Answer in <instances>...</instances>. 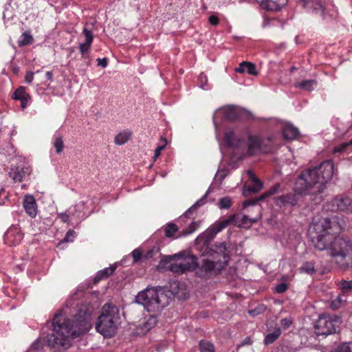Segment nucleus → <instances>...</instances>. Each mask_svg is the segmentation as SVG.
Instances as JSON below:
<instances>
[{
  "label": "nucleus",
  "mask_w": 352,
  "mask_h": 352,
  "mask_svg": "<svg viewBox=\"0 0 352 352\" xmlns=\"http://www.w3.org/2000/svg\"><path fill=\"white\" fill-rule=\"evenodd\" d=\"M131 136V132L129 131H124L119 133L114 140V142L117 145H123L126 143Z\"/></svg>",
  "instance_id": "cd10ccee"
},
{
  "label": "nucleus",
  "mask_w": 352,
  "mask_h": 352,
  "mask_svg": "<svg viewBox=\"0 0 352 352\" xmlns=\"http://www.w3.org/2000/svg\"><path fill=\"white\" fill-rule=\"evenodd\" d=\"M201 205H202V200L201 199L198 200L192 206H191L190 208L188 209V210L186 212V214H188L192 210H195V208H197V207H199Z\"/></svg>",
  "instance_id": "5fc2aeb1"
},
{
  "label": "nucleus",
  "mask_w": 352,
  "mask_h": 352,
  "mask_svg": "<svg viewBox=\"0 0 352 352\" xmlns=\"http://www.w3.org/2000/svg\"><path fill=\"white\" fill-rule=\"evenodd\" d=\"M235 72L241 74L247 72L248 74L253 76H256L258 74L256 65L247 61L241 63L239 67L235 68Z\"/></svg>",
  "instance_id": "4be33fe9"
},
{
  "label": "nucleus",
  "mask_w": 352,
  "mask_h": 352,
  "mask_svg": "<svg viewBox=\"0 0 352 352\" xmlns=\"http://www.w3.org/2000/svg\"><path fill=\"white\" fill-rule=\"evenodd\" d=\"M250 343H251V339L250 337H248L243 340V342H241V345L244 346L246 344H249Z\"/></svg>",
  "instance_id": "4d7b16f0"
},
{
  "label": "nucleus",
  "mask_w": 352,
  "mask_h": 352,
  "mask_svg": "<svg viewBox=\"0 0 352 352\" xmlns=\"http://www.w3.org/2000/svg\"><path fill=\"white\" fill-rule=\"evenodd\" d=\"M85 204L83 201H80L75 206L71 207L68 210V212L71 215L72 218L75 221H79L81 219L85 218Z\"/></svg>",
  "instance_id": "aec40b11"
},
{
  "label": "nucleus",
  "mask_w": 352,
  "mask_h": 352,
  "mask_svg": "<svg viewBox=\"0 0 352 352\" xmlns=\"http://www.w3.org/2000/svg\"><path fill=\"white\" fill-rule=\"evenodd\" d=\"M219 111L226 119L232 120L239 118L241 109L234 106H227L220 109Z\"/></svg>",
  "instance_id": "412c9836"
},
{
  "label": "nucleus",
  "mask_w": 352,
  "mask_h": 352,
  "mask_svg": "<svg viewBox=\"0 0 352 352\" xmlns=\"http://www.w3.org/2000/svg\"><path fill=\"white\" fill-rule=\"evenodd\" d=\"M339 289L342 291V295L352 292V280H342L338 283Z\"/></svg>",
  "instance_id": "c85d7f7f"
},
{
  "label": "nucleus",
  "mask_w": 352,
  "mask_h": 352,
  "mask_svg": "<svg viewBox=\"0 0 352 352\" xmlns=\"http://www.w3.org/2000/svg\"><path fill=\"white\" fill-rule=\"evenodd\" d=\"M39 341L38 340L36 342H34L32 345V347L34 348V349H38V347H37V344H38V342Z\"/></svg>",
  "instance_id": "bf43d9fd"
},
{
  "label": "nucleus",
  "mask_w": 352,
  "mask_h": 352,
  "mask_svg": "<svg viewBox=\"0 0 352 352\" xmlns=\"http://www.w3.org/2000/svg\"><path fill=\"white\" fill-rule=\"evenodd\" d=\"M316 85V80H306L299 82L297 87L305 91H312L314 89V86Z\"/></svg>",
  "instance_id": "473e14b6"
},
{
  "label": "nucleus",
  "mask_w": 352,
  "mask_h": 352,
  "mask_svg": "<svg viewBox=\"0 0 352 352\" xmlns=\"http://www.w3.org/2000/svg\"><path fill=\"white\" fill-rule=\"evenodd\" d=\"M23 207L25 212L32 217H34L37 213V206L34 197L27 195L23 199Z\"/></svg>",
  "instance_id": "a211bd4d"
},
{
  "label": "nucleus",
  "mask_w": 352,
  "mask_h": 352,
  "mask_svg": "<svg viewBox=\"0 0 352 352\" xmlns=\"http://www.w3.org/2000/svg\"><path fill=\"white\" fill-rule=\"evenodd\" d=\"M178 231L177 226L173 223H168L164 226L165 236L168 238L173 237L174 234Z\"/></svg>",
  "instance_id": "2f4dec72"
},
{
  "label": "nucleus",
  "mask_w": 352,
  "mask_h": 352,
  "mask_svg": "<svg viewBox=\"0 0 352 352\" xmlns=\"http://www.w3.org/2000/svg\"><path fill=\"white\" fill-rule=\"evenodd\" d=\"M256 1H257L261 6H263V4L264 3V0H256Z\"/></svg>",
  "instance_id": "052dcab7"
},
{
  "label": "nucleus",
  "mask_w": 352,
  "mask_h": 352,
  "mask_svg": "<svg viewBox=\"0 0 352 352\" xmlns=\"http://www.w3.org/2000/svg\"><path fill=\"white\" fill-rule=\"evenodd\" d=\"M349 142L342 143L334 147L333 152L334 153H340L346 149V148L350 146Z\"/></svg>",
  "instance_id": "37998d69"
},
{
  "label": "nucleus",
  "mask_w": 352,
  "mask_h": 352,
  "mask_svg": "<svg viewBox=\"0 0 352 352\" xmlns=\"http://www.w3.org/2000/svg\"><path fill=\"white\" fill-rule=\"evenodd\" d=\"M34 73L32 72H29L26 74L25 76V82L28 84H31L34 80Z\"/></svg>",
  "instance_id": "603ef678"
},
{
  "label": "nucleus",
  "mask_w": 352,
  "mask_h": 352,
  "mask_svg": "<svg viewBox=\"0 0 352 352\" xmlns=\"http://www.w3.org/2000/svg\"><path fill=\"white\" fill-rule=\"evenodd\" d=\"M334 174V164L331 160L323 161L320 165L307 168L302 171L294 184V193H288L276 198V206H295L302 201V195L314 196V204L322 200L326 184L331 179Z\"/></svg>",
  "instance_id": "7ed1b4c3"
},
{
  "label": "nucleus",
  "mask_w": 352,
  "mask_h": 352,
  "mask_svg": "<svg viewBox=\"0 0 352 352\" xmlns=\"http://www.w3.org/2000/svg\"><path fill=\"white\" fill-rule=\"evenodd\" d=\"M4 202L2 201H0V205H2Z\"/></svg>",
  "instance_id": "338daca9"
},
{
  "label": "nucleus",
  "mask_w": 352,
  "mask_h": 352,
  "mask_svg": "<svg viewBox=\"0 0 352 352\" xmlns=\"http://www.w3.org/2000/svg\"><path fill=\"white\" fill-rule=\"evenodd\" d=\"M23 234L17 226H12L6 231L4 235V241L10 246L19 244L23 239Z\"/></svg>",
  "instance_id": "2eb2a0df"
},
{
  "label": "nucleus",
  "mask_w": 352,
  "mask_h": 352,
  "mask_svg": "<svg viewBox=\"0 0 352 352\" xmlns=\"http://www.w3.org/2000/svg\"><path fill=\"white\" fill-rule=\"evenodd\" d=\"M349 142L351 145H352V139Z\"/></svg>",
  "instance_id": "69168bd1"
},
{
  "label": "nucleus",
  "mask_w": 352,
  "mask_h": 352,
  "mask_svg": "<svg viewBox=\"0 0 352 352\" xmlns=\"http://www.w3.org/2000/svg\"><path fill=\"white\" fill-rule=\"evenodd\" d=\"M135 301L148 312L162 310L168 303L166 296L161 288L147 287L138 293Z\"/></svg>",
  "instance_id": "423d86ee"
},
{
  "label": "nucleus",
  "mask_w": 352,
  "mask_h": 352,
  "mask_svg": "<svg viewBox=\"0 0 352 352\" xmlns=\"http://www.w3.org/2000/svg\"><path fill=\"white\" fill-rule=\"evenodd\" d=\"M302 6L307 11H311L315 14H318L323 19H325V1L324 0H300Z\"/></svg>",
  "instance_id": "9b49d317"
},
{
  "label": "nucleus",
  "mask_w": 352,
  "mask_h": 352,
  "mask_svg": "<svg viewBox=\"0 0 352 352\" xmlns=\"http://www.w3.org/2000/svg\"><path fill=\"white\" fill-rule=\"evenodd\" d=\"M346 300H343L341 295H339L336 299L333 300L331 303V307L333 309H338L343 302H346Z\"/></svg>",
  "instance_id": "ea45409f"
},
{
  "label": "nucleus",
  "mask_w": 352,
  "mask_h": 352,
  "mask_svg": "<svg viewBox=\"0 0 352 352\" xmlns=\"http://www.w3.org/2000/svg\"><path fill=\"white\" fill-rule=\"evenodd\" d=\"M58 217L60 219L62 222L67 223H69L71 219H73L69 212L68 214L66 212L58 213Z\"/></svg>",
  "instance_id": "79ce46f5"
},
{
  "label": "nucleus",
  "mask_w": 352,
  "mask_h": 352,
  "mask_svg": "<svg viewBox=\"0 0 352 352\" xmlns=\"http://www.w3.org/2000/svg\"><path fill=\"white\" fill-rule=\"evenodd\" d=\"M341 322V318L338 316L322 315L315 325L316 333L318 335L325 336L335 333L339 329Z\"/></svg>",
  "instance_id": "1a4fd4ad"
},
{
  "label": "nucleus",
  "mask_w": 352,
  "mask_h": 352,
  "mask_svg": "<svg viewBox=\"0 0 352 352\" xmlns=\"http://www.w3.org/2000/svg\"><path fill=\"white\" fill-rule=\"evenodd\" d=\"M32 170V168L28 165H14L10 168L9 176L14 182H21L25 175H29Z\"/></svg>",
  "instance_id": "ddd939ff"
},
{
  "label": "nucleus",
  "mask_w": 352,
  "mask_h": 352,
  "mask_svg": "<svg viewBox=\"0 0 352 352\" xmlns=\"http://www.w3.org/2000/svg\"><path fill=\"white\" fill-rule=\"evenodd\" d=\"M282 280H285H285H287V277L283 276V277L282 278Z\"/></svg>",
  "instance_id": "0e129e2a"
},
{
  "label": "nucleus",
  "mask_w": 352,
  "mask_h": 352,
  "mask_svg": "<svg viewBox=\"0 0 352 352\" xmlns=\"http://www.w3.org/2000/svg\"><path fill=\"white\" fill-rule=\"evenodd\" d=\"M224 141L229 146L236 147L239 146V140L236 138L232 131H228L224 135Z\"/></svg>",
  "instance_id": "a878e982"
},
{
  "label": "nucleus",
  "mask_w": 352,
  "mask_h": 352,
  "mask_svg": "<svg viewBox=\"0 0 352 352\" xmlns=\"http://www.w3.org/2000/svg\"><path fill=\"white\" fill-rule=\"evenodd\" d=\"M280 334L281 329L280 327H277L273 332L265 335V345L273 343L280 337Z\"/></svg>",
  "instance_id": "7c9ffc66"
},
{
  "label": "nucleus",
  "mask_w": 352,
  "mask_h": 352,
  "mask_svg": "<svg viewBox=\"0 0 352 352\" xmlns=\"http://www.w3.org/2000/svg\"><path fill=\"white\" fill-rule=\"evenodd\" d=\"M12 98L21 100V105L22 108H25L30 101V96L26 93L25 87H20L18 88L14 91Z\"/></svg>",
  "instance_id": "6ab92c4d"
},
{
  "label": "nucleus",
  "mask_w": 352,
  "mask_h": 352,
  "mask_svg": "<svg viewBox=\"0 0 352 352\" xmlns=\"http://www.w3.org/2000/svg\"><path fill=\"white\" fill-rule=\"evenodd\" d=\"M226 260L206 258L202 261L201 269L206 272H219L226 266Z\"/></svg>",
  "instance_id": "dca6fc26"
},
{
  "label": "nucleus",
  "mask_w": 352,
  "mask_h": 352,
  "mask_svg": "<svg viewBox=\"0 0 352 352\" xmlns=\"http://www.w3.org/2000/svg\"><path fill=\"white\" fill-rule=\"evenodd\" d=\"M247 173L249 179L244 185L243 191V194L246 197L258 192L263 188L262 182L256 178L252 171L248 170Z\"/></svg>",
  "instance_id": "f8f14e48"
},
{
  "label": "nucleus",
  "mask_w": 352,
  "mask_h": 352,
  "mask_svg": "<svg viewBox=\"0 0 352 352\" xmlns=\"http://www.w3.org/2000/svg\"><path fill=\"white\" fill-rule=\"evenodd\" d=\"M331 210L352 212V199L344 195H339L331 201Z\"/></svg>",
  "instance_id": "4468645a"
},
{
  "label": "nucleus",
  "mask_w": 352,
  "mask_h": 352,
  "mask_svg": "<svg viewBox=\"0 0 352 352\" xmlns=\"http://www.w3.org/2000/svg\"><path fill=\"white\" fill-rule=\"evenodd\" d=\"M4 193H5L4 190H3V188H1V189L0 190V195H1V194H4Z\"/></svg>",
  "instance_id": "e2e57ef3"
},
{
  "label": "nucleus",
  "mask_w": 352,
  "mask_h": 352,
  "mask_svg": "<svg viewBox=\"0 0 352 352\" xmlns=\"http://www.w3.org/2000/svg\"><path fill=\"white\" fill-rule=\"evenodd\" d=\"M98 65L101 66L103 68H105L107 66V59L106 58H98L97 60Z\"/></svg>",
  "instance_id": "864d4df0"
},
{
  "label": "nucleus",
  "mask_w": 352,
  "mask_h": 352,
  "mask_svg": "<svg viewBox=\"0 0 352 352\" xmlns=\"http://www.w3.org/2000/svg\"><path fill=\"white\" fill-rule=\"evenodd\" d=\"M340 231L337 222L323 218L309 226L308 235L315 248L327 251L332 265L346 271L352 269V241L349 237L335 236Z\"/></svg>",
  "instance_id": "f03ea898"
},
{
  "label": "nucleus",
  "mask_w": 352,
  "mask_h": 352,
  "mask_svg": "<svg viewBox=\"0 0 352 352\" xmlns=\"http://www.w3.org/2000/svg\"><path fill=\"white\" fill-rule=\"evenodd\" d=\"M288 284L286 283H280L274 288V292L276 294H283L288 289Z\"/></svg>",
  "instance_id": "58836bf2"
},
{
  "label": "nucleus",
  "mask_w": 352,
  "mask_h": 352,
  "mask_svg": "<svg viewBox=\"0 0 352 352\" xmlns=\"http://www.w3.org/2000/svg\"><path fill=\"white\" fill-rule=\"evenodd\" d=\"M212 256L216 260H226V265H227L229 259V254L227 251L226 245L224 242L216 243L212 245L211 250Z\"/></svg>",
  "instance_id": "f3484780"
},
{
  "label": "nucleus",
  "mask_w": 352,
  "mask_h": 352,
  "mask_svg": "<svg viewBox=\"0 0 352 352\" xmlns=\"http://www.w3.org/2000/svg\"><path fill=\"white\" fill-rule=\"evenodd\" d=\"M33 42V37L30 32L26 31L22 34L18 41V44L20 47H23L30 45Z\"/></svg>",
  "instance_id": "c756f323"
},
{
  "label": "nucleus",
  "mask_w": 352,
  "mask_h": 352,
  "mask_svg": "<svg viewBox=\"0 0 352 352\" xmlns=\"http://www.w3.org/2000/svg\"><path fill=\"white\" fill-rule=\"evenodd\" d=\"M264 198V195H261L258 199L247 200L243 203L244 208L252 206V210L258 212L255 217H248L243 214H235L230 216L228 219L230 220V224H234L240 228H249L253 223L256 222L261 217L262 206L257 204L258 201Z\"/></svg>",
  "instance_id": "6e6552de"
},
{
  "label": "nucleus",
  "mask_w": 352,
  "mask_h": 352,
  "mask_svg": "<svg viewBox=\"0 0 352 352\" xmlns=\"http://www.w3.org/2000/svg\"><path fill=\"white\" fill-rule=\"evenodd\" d=\"M131 254H132L134 261L137 262L140 259L141 256H142V252L138 249H135L132 252Z\"/></svg>",
  "instance_id": "3c124183"
},
{
  "label": "nucleus",
  "mask_w": 352,
  "mask_h": 352,
  "mask_svg": "<svg viewBox=\"0 0 352 352\" xmlns=\"http://www.w3.org/2000/svg\"><path fill=\"white\" fill-rule=\"evenodd\" d=\"M157 323V320L153 316H150L146 321L143 322L140 324V327L141 329V332L142 333H147L153 327L155 326Z\"/></svg>",
  "instance_id": "bb28decb"
},
{
  "label": "nucleus",
  "mask_w": 352,
  "mask_h": 352,
  "mask_svg": "<svg viewBox=\"0 0 352 352\" xmlns=\"http://www.w3.org/2000/svg\"><path fill=\"white\" fill-rule=\"evenodd\" d=\"M292 324V320L289 318H285L280 320V324L285 328H289Z\"/></svg>",
  "instance_id": "de8ad7c7"
},
{
  "label": "nucleus",
  "mask_w": 352,
  "mask_h": 352,
  "mask_svg": "<svg viewBox=\"0 0 352 352\" xmlns=\"http://www.w3.org/2000/svg\"><path fill=\"white\" fill-rule=\"evenodd\" d=\"M90 47L91 45H88L85 43H82L79 46L81 54L84 55L89 50Z\"/></svg>",
  "instance_id": "8fccbe9b"
},
{
  "label": "nucleus",
  "mask_w": 352,
  "mask_h": 352,
  "mask_svg": "<svg viewBox=\"0 0 352 352\" xmlns=\"http://www.w3.org/2000/svg\"><path fill=\"white\" fill-rule=\"evenodd\" d=\"M116 267H117L116 265L113 264V265H111L109 267H106V268L99 271L96 274V275L94 278V282L97 283L102 279L108 278L111 274H112L113 273V272L116 269Z\"/></svg>",
  "instance_id": "393cba45"
},
{
  "label": "nucleus",
  "mask_w": 352,
  "mask_h": 352,
  "mask_svg": "<svg viewBox=\"0 0 352 352\" xmlns=\"http://www.w3.org/2000/svg\"><path fill=\"white\" fill-rule=\"evenodd\" d=\"M261 139L256 135H250L248 139V154L255 155L260 149Z\"/></svg>",
  "instance_id": "5701e85b"
},
{
  "label": "nucleus",
  "mask_w": 352,
  "mask_h": 352,
  "mask_svg": "<svg viewBox=\"0 0 352 352\" xmlns=\"http://www.w3.org/2000/svg\"><path fill=\"white\" fill-rule=\"evenodd\" d=\"M82 34L85 38V40L83 43L91 45L94 39V35L91 30H89L86 27H85L82 30Z\"/></svg>",
  "instance_id": "e433bc0d"
},
{
  "label": "nucleus",
  "mask_w": 352,
  "mask_h": 352,
  "mask_svg": "<svg viewBox=\"0 0 352 352\" xmlns=\"http://www.w3.org/2000/svg\"><path fill=\"white\" fill-rule=\"evenodd\" d=\"M287 3V0H265V11H278Z\"/></svg>",
  "instance_id": "b1692460"
},
{
  "label": "nucleus",
  "mask_w": 352,
  "mask_h": 352,
  "mask_svg": "<svg viewBox=\"0 0 352 352\" xmlns=\"http://www.w3.org/2000/svg\"><path fill=\"white\" fill-rule=\"evenodd\" d=\"M92 314L83 305L69 300L66 307L53 320V329L45 341L52 349L62 351L68 349L71 340L86 333L91 327Z\"/></svg>",
  "instance_id": "f257e3e1"
},
{
  "label": "nucleus",
  "mask_w": 352,
  "mask_h": 352,
  "mask_svg": "<svg viewBox=\"0 0 352 352\" xmlns=\"http://www.w3.org/2000/svg\"><path fill=\"white\" fill-rule=\"evenodd\" d=\"M231 219H223L215 221L206 231L201 234L197 240L203 241L205 243L210 242L215 236L230 224Z\"/></svg>",
  "instance_id": "9d476101"
},
{
  "label": "nucleus",
  "mask_w": 352,
  "mask_h": 352,
  "mask_svg": "<svg viewBox=\"0 0 352 352\" xmlns=\"http://www.w3.org/2000/svg\"><path fill=\"white\" fill-rule=\"evenodd\" d=\"M45 76H46V78H47V80H52V72H47L46 74H45Z\"/></svg>",
  "instance_id": "13d9d810"
},
{
  "label": "nucleus",
  "mask_w": 352,
  "mask_h": 352,
  "mask_svg": "<svg viewBox=\"0 0 352 352\" xmlns=\"http://www.w3.org/2000/svg\"><path fill=\"white\" fill-rule=\"evenodd\" d=\"M74 237H75V232L74 230H69L67 232V234L63 239V241L64 242H72L74 239Z\"/></svg>",
  "instance_id": "49530a36"
},
{
  "label": "nucleus",
  "mask_w": 352,
  "mask_h": 352,
  "mask_svg": "<svg viewBox=\"0 0 352 352\" xmlns=\"http://www.w3.org/2000/svg\"><path fill=\"white\" fill-rule=\"evenodd\" d=\"M162 140L164 142V145L158 146L155 151V155H154L155 160H156L160 156L161 151L164 148L165 145L166 144V141L164 139H162Z\"/></svg>",
  "instance_id": "09e8293b"
},
{
  "label": "nucleus",
  "mask_w": 352,
  "mask_h": 352,
  "mask_svg": "<svg viewBox=\"0 0 352 352\" xmlns=\"http://www.w3.org/2000/svg\"><path fill=\"white\" fill-rule=\"evenodd\" d=\"M209 22L211 25H217L219 23V19L217 16L212 15L209 17Z\"/></svg>",
  "instance_id": "6e6d98bb"
},
{
  "label": "nucleus",
  "mask_w": 352,
  "mask_h": 352,
  "mask_svg": "<svg viewBox=\"0 0 352 352\" xmlns=\"http://www.w3.org/2000/svg\"><path fill=\"white\" fill-rule=\"evenodd\" d=\"M300 271L301 272H305L308 274H313L316 272L314 263L312 262H305L300 267Z\"/></svg>",
  "instance_id": "f704fd0d"
},
{
  "label": "nucleus",
  "mask_w": 352,
  "mask_h": 352,
  "mask_svg": "<svg viewBox=\"0 0 352 352\" xmlns=\"http://www.w3.org/2000/svg\"><path fill=\"white\" fill-rule=\"evenodd\" d=\"M271 123L274 124L276 132L265 139V153H274L280 147L279 131L282 130V135L286 140H296L300 135L298 128L291 124H283L276 119L267 120L265 119V129L269 128Z\"/></svg>",
  "instance_id": "20e7f679"
},
{
  "label": "nucleus",
  "mask_w": 352,
  "mask_h": 352,
  "mask_svg": "<svg viewBox=\"0 0 352 352\" xmlns=\"http://www.w3.org/2000/svg\"><path fill=\"white\" fill-rule=\"evenodd\" d=\"M120 320L119 309L111 304H105L102 308L96 329L104 337H111L116 332Z\"/></svg>",
  "instance_id": "39448f33"
},
{
  "label": "nucleus",
  "mask_w": 352,
  "mask_h": 352,
  "mask_svg": "<svg viewBox=\"0 0 352 352\" xmlns=\"http://www.w3.org/2000/svg\"><path fill=\"white\" fill-rule=\"evenodd\" d=\"M199 87L203 89H206V85L208 82L207 76L204 74H201L199 77Z\"/></svg>",
  "instance_id": "c03bdc74"
},
{
  "label": "nucleus",
  "mask_w": 352,
  "mask_h": 352,
  "mask_svg": "<svg viewBox=\"0 0 352 352\" xmlns=\"http://www.w3.org/2000/svg\"><path fill=\"white\" fill-rule=\"evenodd\" d=\"M335 352H352V343L345 342L340 344Z\"/></svg>",
  "instance_id": "4c0bfd02"
},
{
  "label": "nucleus",
  "mask_w": 352,
  "mask_h": 352,
  "mask_svg": "<svg viewBox=\"0 0 352 352\" xmlns=\"http://www.w3.org/2000/svg\"><path fill=\"white\" fill-rule=\"evenodd\" d=\"M265 26L267 25V23H268V17L265 15Z\"/></svg>",
  "instance_id": "680f3d73"
},
{
  "label": "nucleus",
  "mask_w": 352,
  "mask_h": 352,
  "mask_svg": "<svg viewBox=\"0 0 352 352\" xmlns=\"http://www.w3.org/2000/svg\"><path fill=\"white\" fill-rule=\"evenodd\" d=\"M54 146L56 148V152L57 153H60L62 152L64 144L63 141V138L60 135H55L54 138V142H53Z\"/></svg>",
  "instance_id": "c9c22d12"
},
{
  "label": "nucleus",
  "mask_w": 352,
  "mask_h": 352,
  "mask_svg": "<svg viewBox=\"0 0 352 352\" xmlns=\"http://www.w3.org/2000/svg\"><path fill=\"white\" fill-rule=\"evenodd\" d=\"M219 208L221 209H228L231 206V200L228 197H223L219 200Z\"/></svg>",
  "instance_id": "a19ab883"
},
{
  "label": "nucleus",
  "mask_w": 352,
  "mask_h": 352,
  "mask_svg": "<svg viewBox=\"0 0 352 352\" xmlns=\"http://www.w3.org/2000/svg\"><path fill=\"white\" fill-rule=\"evenodd\" d=\"M201 352H214L215 349L212 343L206 340H201L199 342Z\"/></svg>",
  "instance_id": "72a5a7b5"
},
{
  "label": "nucleus",
  "mask_w": 352,
  "mask_h": 352,
  "mask_svg": "<svg viewBox=\"0 0 352 352\" xmlns=\"http://www.w3.org/2000/svg\"><path fill=\"white\" fill-rule=\"evenodd\" d=\"M280 187V184H278V183L276 184L269 191L265 192V198L276 193L279 190Z\"/></svg>",
  "instance_id": "a18cd8bd"
},
{
  "label": "nucleus",
  "mask_w": 352,
  "mask_h": 352,
  "mask_svg": "<svg viewBox=\"0 0 352 352\" xmlns=\"http://www.w3.org/2000/svg\"><path fill=\"white\" fill-rule=\"evenodd\" d=\"M166 268L173 273L183 274L193 270L197 266V258L188 252H180L164 259Z\"/></svg>",
  "instance_id": "0eeeda50"
},
{
  "label": "nucleus",
  "mask_w": 352,
  "mask_h": 352,
  "mask_svg": "<svg viewBox=\"0 0 352 352\" xmlns=\"http://www.w3.org/2000/svg\"><path fill=\"white\" fill-rule=\"evenodd\" d=\"M190 233H191V232H186V233H185V234H190Z\"/></svg>",
  "instance_id": "774afa93"
}]
</instances>
